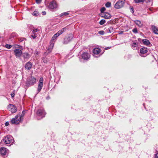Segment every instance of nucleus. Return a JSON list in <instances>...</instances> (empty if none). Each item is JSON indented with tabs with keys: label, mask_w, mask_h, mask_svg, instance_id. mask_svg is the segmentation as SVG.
I'll return each mask as SVG.
<instances>
[{
	"label": "nucleus",
	"mask_w": 158,
	"mask_h": 158,
	"mask_svg": "<svg viewBox=\"0 0 158 158\" xmlns=\"http://www.w3.org/2000/svg\"><path fill=\"white\" fill-rule=\"evenodd\" d=\"M5 47L7 48L10 49L11 48L12 46L10 44H7L6 45Z\"/></svg>",
	"instance_id": "7c9ffc66"
},
{
	"label": "nucleus",
	"mask_w": 158,
	"mask_h": 158,
	"mask_svg": "<svg viewBox=\"0 0 158 158\" xmlns=\"http://www.w3.org/2000/svg\"><path fill=\"white\" fill-rule=\"evenodd\" d=\"M34 34L32 35H31V36L32 37L33 39H35L36 37V34Z\"/></svg>",
	"instance_id": "72a5a7b5"
},
{
	"label": "nucleus",
	"mask_w": 158,
	"mask_h": 158,
	"mask_svg": "<svg viewBox=\"0 0 158 158\" xmlns=\"http://www.w3.org/2000/svg\"><path fill=\"white\" fill-rule=\"evenodd\" d=\"M110 47H107L106 48H105V49L107 50L109 49H110Z\"/></svg>",
	"instance_id": "a18cd8bd"
},
{
	"label": "nucleus",
	"mask_w": 158,
	"mask_h": 158,
	"mask_svg": "<svg viewBox=\"0 0 158 158\" xmlns=\"http://www.w3.org/2000/svg\"><path fill=\"white\" fill-rule=\"evenodd\" d=\"M22 55L24 60L25 61L28 60L31 56L27 52L23 53Z\"/></svg>",
	"instance_id": "ddd939ff"
},
{
	"label": "nucleus",
	"mask_w": 158,
	"mask_h": 158,
	"mask_svg": "<svg viewBox=\"0 0 158 158\" xmlns=\"http://www.w3.org/2000/svg\"><path fill=\"white\" fill-rule=\"evenodd\" d=\"M82 57L84 60H87L90 58V54L87 52H83L82 54Z\"/></svg>",
	"instance_id": "9d476101"
},
{
	"label": "nucleus",
	"mask_w": 158,
	"mask_h": 158,
	"mask_svg": "<svg viewBox=\"0 0 158 158\" xmlns=\"http://www.w3.org/2000/svg\"><path fill=\"white\" fill-rule=\"evenodd\" d=\"M111 3L110 2H107L105 4V6L107 7H109L111 6Z\"/></svg>",
	"instance_id": "c756f323"
},
{
	"label": "nucleus",
	"mask_w": 158,
	"mask_h": 158,
	"mask_svg": "<svg viewBox=\"0 0 158 158\" xmlns=\"http://www.w3.org/2000/svg\"><path fill=\"white\" fill-rule=\"evenodd\" d=\"M43 61H44V62H46V60H43Z\"/></svg>",
	"instance_id": "8fccbe9b"
},
{
	"label": "nucleus",
	"mask_w": 158,
	"mask_h": 158,
	"mask_svg": "<svg viewBox=\"0 0 158 158\" xmlns=\"http://www.w3.org/2000/svg\"><path fill=\"white\" fill-rule=\"evenodd\" d=\"M25 113V111L24 110H23L22 113L20 115L19 114H18V116H20L21 117V118L22 117H23L24 116V115Z\"/></svg>",
	"instance_id": "c85d7f7f"
},
{
	"label": "nucleus",
	"mask_w": 158,
	"mask_h": 158,
	"mask_svg": "<svg viewBox=\"0 0 158 158\" xmlns=\"http://www.w3.org/2000/svg\"><path fill=\"white\" fill-rule=\"evenodd\" d=\"M7 109L13 113H15L17 110V107L14 105L10 104H9L8 106Z\"/></svg>",
	"instance_id": "423d86ee"
},
{
	"label": "nucleus",
	"mask_w": 158,
	"mask_h": 158,
	"mask_svg": "<svg viewBox=\"0 0 158 158\" xmlns=\"http://www.w3.org/2000/svg\"><path fill=\"white\" fill-rule=\"evenodd\" d=\"M50 43V44L49 46L48 47V49H47L48 51V53H50L51 52V51L53 48L54 46V43Z\"/></svg>",
	"instance_id": "4be33fe9"
},
{
	"label": "nucleus",
	"mask_w": 158,
	"mask_h": 158,
	"mask_svg": "<svg viewBox=\"0 0 158 158\" xmlns=\"http://www.w3.org/2000/svg\"><path fill=\"white\" fill-rule=\"evenodd\" d=\"M135 23L139 27H142L143 23L141 22L139 20H135L134 21Z\"/></svg>",
	"instance_id": "412c9836"
},
{
	"label": "nucleus",
	"mask_w": 158,
	"mask_h": 158,
	"mask_svg": "<svg viewBox=\"0 0 158 158\" xmlns=\"http://www.w3.org/2000/svg\"><path fill=\"white\" fill-rule=\"evenodd\" d=\"M36 82V79L33 77L31 76L29 77L27 81V84L29 85H34Z\"/></svg>",
	"instance_id": "39448f33"
},
{
	"label": "nucleus",
	"mask_w": 158,
	"mask_h": 158,
	"mask_svg": "<svg viewBox=\"0 0 158 158\" xmlns=\"http://www.w3.org/2000/svg\"><path fill=\"white\" fill-rule=\"evenodd\" d=\"M138 43H137L136 41L134 42L132 44V47H136L138 46Z\"/></svg>",
	"instance_id": "393cba45"
},
{
	"label": "nucleus",
	"mask_w": 158,
	"mask_h": 158,
	"mask_svg": "<svg viewBox=\"0 0 158 158\" xmlns=\"http://www.w3.org/2000/svg\"><path fill=\"white\" fill-rule=\"evenodd\" d=\"M43 61H44V62H46V60H43Z\"/></svg>",
	"instance_id": "3c124183"
},
{
	"label": "nucleus",
	"mask_w": 158,
	"mask_h": 158,
	"mask_svg": "<svg viewBox=\"0 0 158 158\" xmlns=\"http://www.w3.org/2000/svg\"><path fill=\"white\" fill-rule=\"evenodd\" d=\"M130 10L132 12V13H133L134 12V9L132 7H130Z\"/></svg>",
	"instance_id": "e433bc0d"
},
{
	"label": "nucleus",
	"mask_w": 158,
	"mask_h": 158,
	"mask_svg": "<svg viewBox=\"0 0 158 158\" xmlns=\"http://www.w3.org/2000/svg\"><path fill=\"white\" fill-rule=\"evenodd\" d=\"M67 28L66 27H64L59 31H58L56 34H55L52 37V39L50 41V43H54L53 41L57 37L62 34L66 30Z\"/></svg>",
	"instance_id": "f03ea898"
},
{
	"label": "nucleus",
	"mask_w": 158,
	"mask_h": 158,
	"mask_svg": "<svg viewBox=\"0 0 158 158\" xmlns=\"http://www.w3.org/2000/svg\"><path fill=\"white\" fill-rule=\"evenodd\" d=\"M43 78L42 77H40L39 81V84L37 90L38 93L40 91L43 87Z\"/></svg>",
	"instance_id": "0eeeda50"
},
{
	"label": "nucleus",
	"mask_w": 158,
	"mask_h": 158,
	"mask_svg": "<svg viewBox=\"0 0 158 158\" xmlns=\"http://www.w3.org/2000/svg\"><path fill=\"white\" fill-rule=\"evenodd\" d=\"M124 3V0H119L114 5L115 8L119 9L122 7Z\"/></svg>",
	"instance_id": "20e7f679"
},
{
	"label": "nucleus",
	"mask_w": 158,
	"mask_h": 158,
	"mask_svg": "<svg viewBox=\"0 0 158 158\" xmlns=\"http://www.w3.org/2000/svg\"><path fill=\"white\" fill-rule=\"evenodd\" d=\"M98 33L101 35H103L104 33V32L103 31H101L98 32Z\"/></svg>",
	"instance_id": "f704fd0d"
},
{
	"label": "nucleus",
	"mask_w": 158,
	"mask_h": 158,
	"mask_svg": "<svg viewBox=\"0 0 158 158\" xmlns=\"http://www.w3.org/2000/svg\"><path fill=\"white\" fill-rule=\"evenodd\" d=\"M106 22V20L105 19H102L99 22V23L101 25H102L104 24Z\"/></svg>",
	"instance_id": "bb28decb"
},
{
	"label": "nucleus",
	"mask_w": 158,
	"mask_h": 158,
	"mask_svg": "<svg viewBox=\"0 0 158 158\" xmlns=\"http://www.w3.org/2000/svg\"><path fill=\"white\" fill-rule=\"evenodd\" d=\"M38 31L37 29H35L32 31V33L33 34H35V33L37 32Z\"/></svg>",
	"instance_id": "c9c22d12"
},
{
	"label": "nucleus",
	"mask_w": 158,
	"mask_h": 158,
	"mask_svg": "<svg viewBox=\"0 0 158 158\" xmlns=\"http://www.w3.org/2000/svg\"><path fill=\"white\" fill-rule=\"evenodd\" d=\"M39 13L36 11H35L33 13V15L36 16H37L39 15Z\"/></svg>",
	"instance_id": "cd10ccee"
},
{
	"label": "nucleus",
	"mask_w": 158,
	"mask_h": 158,
	"mask_svg": "<svg viewBox=\"0 0 158 158\" xmlns=\"http://www.w3.org/2000/svg\"><path fill=\"white\" fill-rule=\"evenodd\" d=\"M36 2L38 4L40 3L42 1V0H35Z\"/></svg>",
	"instance_id": "4c0bfd02"
},
{
	"label": "nucleus",
	"mask_w": 158,
	"mask_h": 158,
	"mask_svg": "<svg viewBox=\"0 0 158 158\" xmlns=\"http://www.w3.org/2000/svg\"><path fill=\"white\" fill-rule=\"evenodd\" d=\"M123 31H121L120 32H119V34H123Z\"/></svg>",
	"instance_id": "37998d69"
},
{
	"label": "nucleus",
	"mask_w": 158,
	"mask_h": 158,
	"mask_svg": "<svg viewBox=\"0 0 158 158\" xmlns=\"http://www.w3.org/2000/svg\"><path fill=\"white\" fill-rule=\"evenodd\" d=\"M148 1V2H151L152 0H147Z\"/></svg>",
	"instance_id": "49530a36"
},
{
	"label": "nucleus",
	"mask_w": 158,
	"mask_h": 158,
	"mask_svg": "<svg viewBox=\"0 0 158 158\" xmlns=\"http://www.w3.org/2000/svg\"><path fill=\"white\" fill-rule=\"evenodd\" d=\"M2 141L6 145H12L14 142L13 137L10 135L4 137Z\"/></svg>",
	"instance_id": "f257e3e1"
},
{
	"label": "nucleus",
	"mask_w": 158,
	"mask_h": 158,
	"mask_svg": "<svg viewBox=\"0 0 158 158\" xmlns=\"http://www.w3.org/2000/svg\"><path fill=\"white\" fill-rule=\"evenodd\" d=\"M35 54L37 55L38 54V52L37 51H36L35 52Z\"/></svg>",
	"instance_id": "c03bdc74"
},
{
	"label": "nucleus",
	"mask_w": 158,
	"mask_h": 158,
	"mask_svg": "<svg viewBox=\"0 0 158 158\" xmlns=\"http://www.w3.org/2000/svg\"><path fill=\"white\" fill-rule=\"evenodd\" d=\"M57 7V5L55 2H52L49 5V7L51 9H54Z\"/></svg>",
	"instance_id": "dca6fc26"
},
{
	"label": "nucleus",
	"mask_w": 158,
	"mask_h": 158,
	"mask_svg": "<svg viewBox=\"0 0 158 158\" xmlns=\"http://www.w3.org/2000/svg\"><path fill=\"white\" fill-rule=\"evenodd\" d=\"M106 32L107 33H111L113 31V28L112 27H110L106 30Z\"/></svg>",
	"instance_id": "5701e85b"
},
{
	"label": "nucleus",
	"mask_w": 158,
	"mask_h": 158,
	"mask_svg": "<svg viewBox=\"0 0 158 158\" xmlns=\"http://www.w3.org/2000/svg\"><path fill=\"white\" fill-rule=\"evenodd\" d=\"M46 113L43 109H39L37 112V114L38 116H41V118L45 117Z\"/></svg>",
	"instance_id": "6e6552de"
},
{
	"label": "nucleus",
	"mask_w": 158,
	"mask_h": 158,
	"mask_svg": "<svg viewBox=\"0 0 158 158\" xmlns=\"http://www.w3.org/2000/svg\"><path fill=\"white\" fill-rule=\"evenodd\" d=\"M73 38V35L72 34H69L68 37L64 39L63 43L67 44L70 42Z\"/></svg>",
	"instance_id": "1a4fd4ad"
},
{
	"label": "nucleus",
	"mask_w": 158,
	"mask_h": 158,
	"mask_svg": "<svg viewBox=\"0 0 158 158\" xmlns=\"http://www.w3.org/2000/svg\"><path fill=\"white\" fill-rule=\"evenodd\" d=\"M14 51L15 56L17 57H20L23 53L22 51L19 49H15Z\"/></svg>",
	"instance_id": "9b49d317"
},
{
	"label": "nucleus",
	"mask_w": 158,
	"mask_h": 158,
	"mask_svg": "<svg viewBox=\"0 0 158 158\" xmlns=\"http://www.w3.org/2000/svg\"><path fill=\"white\" fill-rule=\"evenodd\" d=\"M141 40V39H140V38H139L138 39V41H140Z\"/></svg>",
	"instance_id": "de8ad7c7"
},
{
	"label": "nucleus",
	"mask_w": 158,
	"mask_h": 158,
	"mask_svg": "<svg viewBox=\"0 0 158 158\" xmlns=\"http://www.w3.org/2000/svg\"><path fill=\"white\" fill-rule=\"evenodd\" d=\"M69 14V12H66L61 13L60 15V17H62L64 16H67Z\"/></svg>",
	"instance_id": "b1692460"
},
{
	"label": "nucleus",
	"mask_w": 158,
	"mask_h": 158,
	"mask_svg": "<svg viewBox=\"0 0 158 158\" xmlns=\"http://www.w3.org/2000/svg\"><path fill=\"white\" fill-rule=\"evenodd\" d=\"M32 64L30 62H27L25 65V69L27 70H30L32 67Z\"/></svg>",
	"instance_id": "4468645a"
},
{
	"label": "nucleus",
	"mask_w": 158,
	"mask_h": 158,
	"mask_svg": "<svg viewBox=\"0 0 158 158\" xmlns=\"http://www.w3.org/2000/svg\"><path fill=\"white\" fill-rule=\"evenodd\" d=\"M151 28L152 30L155 34H158V29L156 26L152 25Z\"/></svg>",
	"instance_id": "f3484780"
},
{
	"label": "nucleus",
	"mask_w": 158,
	"mask_h": 158,
	"mask_svg": "<svg viewBox=\"0 0 158 158\" xmlns=\"http://www.w3.org/2000/svg\"><path fill=\"white\" fill-rule=\"evenodd\" d=\"M101 52V49L98 48H96L93 50V52L94 55H99L100 54Z\"/></svg>",
	"instance_id": "2eb2a0df"
},
{
	"label": "nucleus",
	"mask_w": 158,
	"mask_h": 158,
	"mask_svg": "<svg viewBox=\"0 0 158 158\" xmlns=\"http://www.w3.org/2000/svg\"><path fill=\"white\" fill-rule=\"evenodd\" d=\"M11 96L12 98H13L15 96V94L14 92H12L11 94Z\"/></svg>",
	"instance_id": "58836bf2"
},
{
	"label": "nucleus",
	"mask_w": 158,
	"mask_h": 158,
	"mask_svg": "<svg viewBox=\"0 0 158 158\" xmlns=\"http://www.w3.org/2000/svg\"><path fill=\"white\" fill-rule=\"evenodd\" d=\"M145 0H134V1L135 3H137L143 2Z\"/></svg>",
	"instance_id": "a878e982"
},
{
	"label": "nucleus",
	"mask_w": 158,
	"mask_h": 158,
	"mask_svg": "<svg viewBox=\"0 0 158 158\" xmlns=\"http://www.w3.org/2000/svg\"><path fill=\"white\" fill-rule=\"evenodd\" d=\"M46 11H43L42 12V14L43 15H45L46 14Z\"/></svg>",
	"instance_id": "79ce46f5"
},
{
	"label": "nucleus",
	"mask_w": 158,
	"mask_h": 158,
	"mask_svg": "<svg viewBox=\"0 0 158 158\" xmlns=\"http://www.w3.org/2000/svg\"><path fill=\"white\" fill-rule=\"evenodd\" d=\"M49 98H50V97H49L48 98H47V99H49Z\"/></svg>",
	"instance_id": "09e8293b"
},
{
	"label": "nucleus",
	"mask_w": 158,
	"mask_h": 158,
	"mask_svg": "<svg viewBox=\"0 0 158 158\" xmlns=\"http://www.w3.org/2000/svg\"><path fill=\"white\" fill-rule=\"evenodd\" d=\"M8 151L7 149L4 147H1L0 149V154L2 156L5 155Z\"/></svg>",
	"instance_id": "f8f14e48"
},
{
	"label": "nucleus",
	"mask_w": 158,
	"mask_h": 158,
	"mask_svg": "<svg viewBox=\"0 0 158 158\" xmlns=\"http://www.w3.org/2000/svg\"><path fill=\"white\" fill-rule=\"evenodd\" d=\"M106 10L105 7H103L101 9L100 11L101 13H103Z\"/></svg>",
	"instance_id": "2f4dec72"
},
{
	"label": "nucleus",
	"mask_w": 158,
	"mask_h": 158,
	"mask_svg": "<svg viewBox=\"0 0 158 158\" xmlns=\"http://www.w3.org/2000/svg\"><path fill=\"white\" fill-rule=\"evenodd\" d=\"M9 124V122L8 121L6 122V123H5V125L6 126H8Z\"/></svg>",
	"instance_id": "ea45409f"
},
{
	"label": "nucleus",
	"mask_w": 158,
	"mask_h": 158,
	"mask_svg": "<svg viewBox=\"0 0 158 158\" xmlns=\"http://www.w3.org/2000/svg\"><path fill=\"white\" fill-rule=\"evenodd\" d=\"M132 31L135 33H137L138 32V31L137 28H134L132 30Z\"/></svg>",
	"instance_id": "473e14b6"
},
{
	"label": "nucleus",
	"mask_w": 158,
	"mask_h": 158,
	"mask_svg": "<svg viewBox=\"0 0 158 158\" xmlns=\"http://www.w3.org/2000/svg\"><path fill=\"white\" fill-rule=\"evenodd\" d=\"M21 120V117L18 116V115H17L15 118L12 119L10 122L12 124H17L19 123Z\"/></svg>",
	"instance_id": "7ed1b4c3"
},
{
	"label": "nucleus",
	"mask_w": 158,
	"mask_h": 158,
	"mask_svg": "<svg viewBox=\"0 0 158 158\" xmlns=\"http://www.w3.org/2000/svg\"><path fill=\"white\" fill-rule=\"evenodd\" d=\"M142 41L143 44L145 45L149 46H150V45H151V44L149 40L147 39H143L142 40Z\"/></svg>",
	"instance_id": "a211bd4d"
},
{
	"label": "nucleus",
	"mask_w": 158,
	"mask_h": 158,
	"mask_svg": "<svg viewBox=\"0 0 158 158\" xmlns=\"http://www.w3.org/2000/svg\"><path fill=\"white\" fill-rule=\"evenodd\" d=\"M101 17L106 19H109L111 17L110 15L108 13H105L104 14L102 15Z\"/></svg>",
	"instance_id": "6ab92c4d"
},
{
	"label": "nucleus",
	"mask_w": 158,
	"mask_h": 158,
	"mask_svg": "<svg viewBox=\"0 0 158 158\" xmlns=\"http://www.w3.org/2000/svg\"><path fill=\"white\" fill-rule=\"evenodd\" d=\"M140 53L141 54H144L148 52L147 48L145 47H143L140 49Z\"/></svg>",
	"instance_id": "aec40b11"
},
{
	"label": "nucleus",
	"mask_w": 158,
	"mask_h": 158,
	"mask_svg": "<svg viewBox=\"0 0 158 158\" xmlns=\"http://www.w3.org/2000/svg\"><path fill=\"white\" fill-rule=\"evenodd\" d=\"M155 158H158V152L155 154Z\"/></svg>",
	"instance_id": "a19ab883"
}]
</instances>
